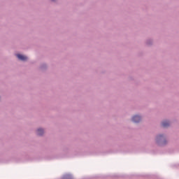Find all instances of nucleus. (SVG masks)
<instances>
[{
    "label": "nucleus",
    "instance_id": "1",
    "mask_svg": "<svg viewBox=\"0 0 179 179\" xmlns=\"http://www.w3.org/2000/svg\"><path fill=\"white\" fill-rule=\"evenodd\" d=\"M18 59H20V61H27V57L25 55L17 54L16 55Z\"/></svg>",
    "mask_w": 179,
    "mask_h": 179
},
{
    "label": "nucleus",
    "instance_id": "2",
    "mask_svg": "<svg viewBox=\"0 0 179 179\" xmlns=\"http://www.w3.org/2000/svg\"><path fill=\"white\" fill-rule=\"evenodd\" d=\"M133 122H139L141 121V117L138 115H135L132 117Z\"/></svg>",
    "mask_w": 179,
    "mask_h": 179
},
{
    "label": "nucleus",
    "instance_id": "3",
    "mask_svg": "<svg viewBox=\"0 0 179 179\" xmlns=\"http://www.w3.org/2000/svg\"><path fill=\"white\" fill-rule=\"evenodd\" d=\"M43 134H44V130L43 129H38L37 130V135H38L39 136H41Z\"/></svg>",
    "mask_w": 179,
    "mask_h": 179
},
{
    "label": "nucleus",
    "instance_id": "4",
    "mask_svg": "<svg viewBox=\"0 0 179 179\" xmlns=\"http://www.w3.org/2000/svg\"><path fill=\"white\" fill-rule=\"evenodd\" d=\"M169 125H170V122H169L167 121H164L162 122V127H164V128L169 127Z\"/></svg>",
    "mask_w": 179,
    "mask_h": 179
},
{
    "label": "nucleus",
    "instance_id": "5",
    "mask_svg": "<svg viewBox=\"0 0 179 179\" xmlns=\"http://www.w3.org/2000/svg\"><path fill=\"white\" fill-rule=\"evenodd\" d=\"M162 138H163L162 135H159L157 137V142H159L160 141V139H162Z\"/></svg>",
    "mask_w": 179,
    "mask_h": 179
},
{
    "label": "nucleus",
    "instance_id": "6",
    "mask_svg": "<svg viewBox=\"0 0 179 179\" xmlns=\"http://www.w3.org/2000/svg\"><path fill=\"white\" fill-rule=\"evenodd\" d=\"M65 179H67V178H72V176L71 175H66L65 177H64Z\"/></svg>",
    "mask_w": 179,
    "mask_h": 179
},
{
    "label": "nucleus",
    "instance_id": "7",
    "mask_svg": "<svg viewBox=\"0 0 179 179\" xmlns=\"http://www.w3.org/2000/svg\"><path fill=\"white\" fill-rule=\"evenodd\" d=\"M52 1H55V0H52Z\"/></svg>",
    "mask_w": 179,
    "mask_h": 179
}]
</instances>
